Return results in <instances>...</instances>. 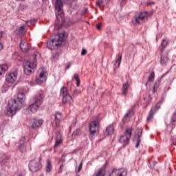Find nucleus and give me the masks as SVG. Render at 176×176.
Instances as JSON below:
<instances>
[{
  "label": "nucleus",
  "mask_w": 176,
  "mask_h": 176,
  "mask_svg": "<svg viewBox=\"0 0 176 176\" xmlns=\"http://www.w3.org/2000/svg\"><path fill=\"white\" fill-rule=\"evenodd\" d=\"M46 79H47V72L45 67H42L38 71V74L36 78V83L42 85V83L46 82Z\"/></svg>",
  "instance_id": "7"
},
{
  "label": "nucleus",
  "mask_w": 176,
  "mask_h": 176,
  "mask_svg": "<svg viewBox=\"0 0 176 176\" xmlns=\"http://www.w3.org/2000/svg\"><path fill=\"white\" fill-rule=\"evenodd\" d=\"M168 39L163 38L161 43V45H168Z\"/></svg>",
  "instance_id": "42"
},
{
  "label": "nucleus",
  "mask_w": 176,
  "mask_h": 176,
  "mask_svg": "<svg viewBox=\"0 0 176 176\" xmlns=\"http://www.w3.org/2000/svg\"><path fill=\"white\" fill-rule=\"evenodd\" d=\"M58 60V53L56 52L55 54H52V56L51 57V60L52 63H56Z\"/></svg>",
  "instance_id": "32"
},
{
  "label": "nucleus",
  "mask_w": 176,
  "mask_h": 176,
  "mask_svg": "<svg viewBox=\"0 0 176 176\" xmlns=\"http://www.w3.org/2000/svg\"><path fill=\"white\" fill-rule=\"evenodd\" d=\"M58 46H61V45H47V47L48 49H50V50H54V49H56V47H58Z\"/></svg>",
  "instance_id": "38"
},
{
  "label": "nucleus",
  "mask_w": 176,
  "mask_h": 176,
  "mask_svg": "<svg viewBox=\"0 0 176 176\" xmlns=\"http://www.w3.org/2000/svg\"><path fill=\"white\" fill-rule=\"evenodd\" d=\"M8 68L9 67L6 65H0V76H2V74H5Z\"/></svg>",
  "instance_id": "28"
},
{
  "label": "nucleus",
  "mask_w": 176,
  "mask_h": 176,
  "mask_svg": "<svg viewBox=\"0 0 176 176\" xmlns=\"http://www.w3.org/2000/svg\"><path fill=\"white\" fill-rule=\"evenodd\" d=\"M35 68H36V63L28 61L24 66L23 71L25 75H31L35 71Z\"/></svg>",
  "instance_id": "13"
},
{
  "label": "nucleus",
  "mask_w": 176,
  "mask_h": 176,
  "mask_svg": "<svg viewBox=\"0 0 176 176\" xmlns=\"http://www.w3.org/2000/svg\"><path fill=\"white\" fill-rule=\"evenodd\" d=\"M18 176H21V175H19Z\"/></svg>",
  "instance_id": "61"
},
{
  "label": "nucleus",
  "mask_w": 176,
  "mask_h": 176,
  "mask_svg": "<svg viewBox=\"0 0 176 176\" xmlns=\"http://www.w3.org/2000/svg\"><path fill=\"white\" fill-rule=\"evenodd\" d=\"M78 152H79V148L75 149L72 153H78Z\"/></svg>",
  "instance_id": "49"
},
{
  "label": "nucleus",
  "mask_w": 176,
  "mask_h": 176,
  "mask_svg": "<svg viewBox=\"0 0 176 176\" xmlns=\"http://www.w3.org/2000/svg\"><path fill=\"white\" fill-rule=\"evenodd\" d=\"M19 45H24V43L21 42Z\"/></svg>",
  "instance_id": "54"
},
{
  "label": "nucleus",
  "mask_w": 176,
  "mask_h": 176,
  "mask_svg": "<svg viewBox=\"0 0 176 176\" xmlns=\"http://www.w3.org/2000/svg\"><path fill=\"white\" fill-rule=\"evenodd\" d=\"M69 1V2H74V0H67Z\"/></svg>",
  "instance_id": "53"
},
{
  "label": "nucleus",
  "mask_w": 176,
  "mask_h": 176,
  "mask_svg": "<svg viewBox=\"0 0 176 176\" xmlns=\"http://www.w3.org/2000/svg\"><path fill=\"white\" fill-rule=\"evenodd\" d=\"M73 1H76V0H73Z\"/></svg>",
  "instance_id": "62"
},
{
  "label": "nucleus",
  "mask_w": 176,
  "mask_h": 176,
  "mask_svg": "<svg viewBox=\"0 0 176 176\" xmlns=\"http://www.w3.org/2000/svg\"><path fill=\"white\" fill-rule=\"evenodd\" d=\"M88 9L87 8H84L82 11H81V12H80V16H82V17H83V16H85V14H86V13H87V12H88Z\"/></svg>",
  "instance_id": "41"
},
{
  "label": "nucleus",
  "mask_w": 176,
  "mask_h": 176,
  "mask_svg": "<svg viewBox=\"0 0 176 176\" xmlns=\"http://www.w3.org/2000/svg\"><path fill=\"white\" fill-rule=\"evenodd\" d=\"M113 124H110L107 127L104 134L107 135H112L113 134Z\"/></svg>",
  "instance_id": "23"
},
{
  "label": "nucleus",
  "mask_w": 176,
  "mask_h": 176,
  "mask_svg": "<svg viewBox=\"0 0 176 176\" xmlns=\"http://www.w3.org/2000/svg\"><path fill=\"white\" fill-rule=\"evenodd\" d=\"M63 142V140H61V135L58 134L56 138V142L55 145L54 146V150L56 151H57V148L58 146H60V144Z\"/></svg>",
  "instance_id": "20"
},
{
  "label": "nucleus",
  "mask_w": 176,
  "mask_h": 176,
  "mask_svg": "<svg viewBox=\"0 0 176 176\" xmlns=\"http://www.w3.org/2000/svg\"><path fill=\"white\" fill-rule=\"evenodd\" d=\"M52 168H53L52 161H50V160H47V164L45 168L46 173H50L52 171Z\"/></svg>",
  "instance_id": "25"
},
{
  "label": "nucleus",
  "mask_w": 176,
  "mask_h": 176,
  "mask_svg": "<svg viewBox=\"0 0 176 176\" xmlns=\"http://www.w3.org/2000/svg\"><path fill=\"white\" fill-rule=\"evenodd\" d=\"M74 78L76 80H80V79L79 78V75H78L77 74H75L74 75Z\"/></svg>",
  "instance_id": "45"
},
{
  "label": "nucleus",
  "mask_w": 176,
  "mask_h": 176,
  "mask_svg": "<svg viewBox=\"0 0 176 176\" xmlns=\"http://www.w3.org/2000/svg\"><path fill=\"white\" fill-rule=\"evenodd\" d=\"M96 28L97 30H101V23H98L96 25Z\"/></svg>",
  "instance_id": "46"
},
{
  "label": "nucleus",
  "mask_w": 176,
  "mask_h": 176,
  "mask_svg": "<svg viewBox=\"0 0 176 176\" xmlns=\"http://www.w3.org/2000/svg\"><path fill=\"white\" fill-rule=\"evenodd\" d=\"M0 163L3 165H5L6 163H8V158H6V155H0Z\"/></svg>",
  "instance_id": "30"
},
{
  "label": "nucleus",
  "mask_w": 176,
  "mask_h": 176,
  "mask_svg": "<svg viewBox=\"0 0 176 176\" xmlns=\"http://www.w3.org/2000/svg\"><path fill=\"white\" fill-rule=\"evenodd\" d=\"M146 86H148V82L146 83Z\"/></svg>",
  "instance_id": "59"
},
{
  "label": "nucleus",
  "mask_w": 176,
  "mask_h": 176,
  "mask_svg": "<svg viewBox=\"0 0 176 176\" xmlns=\"http://www.w3.org/2000/svg\"><path fill=\"white\" fill-rule=\"evenodd\" d=\"M65 36V32H62L52 35L49 41H47V45H63L64 42V37Z\"/></svg>",
  "instance_id": "4"
},
{
  "label": "nucleus",
  "mask_w": 176,
  "mask_h": 176,
  "mask_svg": "<svg viewBox=\"0 0 176 176\" xmlns=\"http://www.w3.org/2000/svg\"><path fill=\"white\" fill-rule=\"evenodd\" d=\"M133 131L131 128H126L125 130V134L120 137L119 141L121 144H123L124 146H126L129 144L130 141V138H131V134Z\"/></svg>",
  "instance_id": "10"
},
{
  "label": "nucleus",
  "mask_w": 176,
  "mask_h": 176,
  "mask_svg": "<svg viewBox=\"0 0 176 176\" xmlns=\"http://www.w3.org/2000/svg\"><path fill=\"white\" fill-rule=\"evenodd\" d=\"M54 118H55L54 120H55L56 126V127H58L60 126V122L61 120V113L56 112L54 114Z\"/></svg>",
  "instance_id": "24"
},
{
  "label": "nucleus",
  "mask_w": 176,
  "mask_h": 176,
  "mask_svg": "<svg viewBox=\"0 0 176 176\" xmlns=\"http://www.w3.org/2000/svg\"><path fill=\"white\" fill-rule=\"evenodd\" d=\"M19 151L21 152V153H24L27 151V142L25 137H22L19 140V146H18Z\"/></svg>",
  "instance_id": "14"
},
{
  "label": "nucleus",
  "mask_w": 176,
  "mask_h": 176,
  "mask_svg": "<svg viewBox=\"0 0 176 176\" xmlns=\"http://www.w3.org/2000/svg\"><path fill=\"white\" fill-rule=\"evenodd\" d=\"M99 131H100V123H98V120H94L89 124V138L90 140H94L96 135H97V133Z\"/></svg>",
  "instance_id": "5"
},
{
  "label": "nucleus",
  "mask_w": 176,
  "mask_h": 176,
  "mask_svg": "<svg viewBox=\"0 0 176 176\" xmlns=\"http://www.w3.org/2000/svg\"><path fill=\"white\" fill-rule=\"evenodd\" d=\"M141 135H142V129H138L135 135L136 138H138L135 148H138L141 144Z\"/></svg>",
  "instance_id": "21"
},
{
  "label": "nucleus",
  "mask_w": 176,
  "mask_h": 176,
  "mask_svg": "<svg viewBox=\"0 0 176 176\" xmlns=\"http://www.w3.org/2000/svg\"><path fill=\"white\" fill-rule=\"evenodd\" d=\"M155 80V72H151L150 76L148 77V82H153Z\"/></svg>",
  "instance_id": "35"
},
{
  "label": "nucleus",
  "mask_w": 176,
  "mask_h": 176,
  "mask_svg": "<svg viewBox=\"0 0 176 176\" xmlns=\"http://www.w3.org/2000/svg\"><path fill=\"white\" fill-rule=\"evenodd\" d=\"M16 1H18L19 2H20V1H23L24 0H16Z\"/></svg>",
  "instance_id": "55"
},
{
  "label": "nucleus",
  "mask_w": 176,
  "mask_h": 176,
  "mask_svg": "<svg viewBox=\"0 0 176 176\" xmlns=\"http://www.w3.org/2000/svg\"><path fill=\"white\" fill-rule=\"evenodd\" d=\"M80 129H77L76 131H74L72 133V137H76V135H80L81 134Z\"/></svg>",
  "instance_id": "36"
},
{
  "label": "nucleus",
  "mask_w": 176,
  "mask_h": 176,
  "mask_svg": "<svg viewBox=\"0 0 176 176\" xmlns=\"http://www.w3.org/2000/svg\"><path fill=\"white\" fill-rule=\"evenodd\" d=\"M18 75L19 73L16 71L8 73L6 75V85H8V86H12V85L16 83Z\"/></svg>",
  "instance_id": "9"
},
{
  "label": "nucleus",
  "mask_w": 176,
  "mask_h": 176,
  "mask_svg": "<svg viewBox=\"0 0 176 176\" xmlns=\"http://www.w3.org/2000/svg\"><path fill=\"white\" fill-rule=\"evenodd\" d=\"M129 87H130V84H129V81H126L122 85V87L121 89V94L124 97H126L127 96V94L129 93Z\"/></svg>",
  "instance_id": "19"
},
{
  "label": "nucleus",
  "mask_w": 176,
  "mask_h": 176,
  "mask_svg": "<svg viewBox=\"0 0 176 176\" xmlns=\"http://www.w3.org/2000/svg\"><path fill=\"white\" fill-rule=\"evenodd\" d=\"M122 63V54L119 53L116 57V60L114 63L115 68H119L120 67V63Z\"/></svg>",
  "instance_id": "22"
},
{
  "label": "nucleus",
  "mask_w": 176,
  "mask_h": 176,
  "mask_svg": "<svg viewBox=\"0 0 176 176\" xmlns=\"http://www.w3.org/2000/svg\"><path fill=\"white\" fill-rule=\"evenodd\" d=\"M47 0H43V2H47Z\"/></svg>",
  "instance_id": "57"
},
{
  "label": "nucleus",
  "mask_w": 176,
  "mask_h": 176,
  "mask_svg": "<svg viewBox=\"0 0 176 176\" xmlns=\"http://www.w3.org/2000/svg\"><path fill=\"white\" fill-rule=\"evenodd\" d=\"M148 18V12H142L138 15L135 16L134 20H132V24H142Z\"/></svg>",
  "instance_id": "12"
},
{
  "label": "nucleus",
  "mask_w": 176,
  "mask_h": 176,
  "mask_svg": "<svg viewBox=\"0 0 176 176\" xmlns=\"http://www.w3.org/2000/svg\"><path fill=\"white\" fill-rule=\"evenodd\" d=\"M42 124H43V120L34 118L32 121V129H38V127H41Z\"/></svg>",
  "instance_id": "18"
},
{
  "label": "nucleus",
  "mask_w": 176,
  "mask_h": 176,
  "mask_svg": "<svg viewBox=\"0 0 176 176\" xmlns=\"http://www.w3.org/2000/svg\"><path fill=\"white\" fill-rule=\"evenodd\" d=\"M175 122H176V113H174V114L171 118V123L173 124L174 127H175Z\"/></svg>",
  "instance_id": "39"
},
{
  "label": "nucleus",
  "mask_w": 176,
  "mask_h": 176,
  "mask_svg": "<svg viewBox=\"0 0 176 176\" xmlns=\"http://www.w3.org/2000/svg\"><path fill=\"white\" fill-rule=\"evenodd\" d=\"M159 108H160V104H159V103H157L152 107L148 113V116L147 117V122H151V120L153 119V116L156 113V110L159 109Z\"/></svg>",
  "instance_id": "15"
},
{
  "label": "nucleus",
  "mask_w": 176,
  "mask_h": 176,
  "mask_svg": "<svg viewBox=\"0 0 176 176\" xmlns=\"http://www.w3.org/2000/svg\"><path fill=\"white\" fill-rule=\"evenodd\" d=\"M68 68H69V65L67 67V69H68Z\"/></svg>",
  "instance_id": "58"
},
{
  "label": "nucleus",
  "mask_w": 176,
  "mask_h": 176,
  "mask_svg": "<svg viewBox=\"0 0 176 176\" xmlns=\"http://www.w3.org/2000/svg\"><path fill=\"white\" fill-rule=\"evenodd\" d=\"M25 101V95L23 93L18 94L17 98L9 102L6 109V115L12 118L23 108Z\"/></svg>",
  "instance_id": "1"
},
{
  "label": "nucleus",
  "mask_w": 176,
  "mask_h": 176,
  "mask_svg": "<svg viewBox=\"0 0 176 176\" xmlns=\"http://www.w3.org/2000/svg\"><path fill=\"white\" fill-rule=\"evenodd\" d=\"M63 1L56 0L55 1V14L58 20H61L64 19V10L63 9Z\"/></svg>",
  "instance_id": "6"
},
{
  "label": "nucleus",
  "mask_w": 176,
  "mask_h": 176,
  "mask_svg": "<svg viewBox=\"0 0 176 176\" xmlns=\"http://www.w3.org/2000/svg\"><path fill=\"white\" fill-rule=\"evenodd\" d=\"M105 1L106 0H97L96 1V6L99 8H101L102 6H105Z\"/></svg>",
  "instance_id": "33"
},
{
  "label": "nucleus",
  "mask_w": 176,
  "mask_h": 176,
  "mask_svg": "<svg viewBox=\"0 0 176 176\" xmlns=\"http://www.w3.org/2000/svg\"><path fill=\"white\" fill-rule=\"evenodd\" d=\"M63 165H61V166H60V168H63Z\"/></svg>",
  "instance_id": "56"
},
{
  "label": "nucleus",
  "mask_w": 176,
  "mask_h": 176,
  "mask_svg": "<svg viewBox=\"0 0 176 176\" xmlns=\"http://www.w3.org/2000/svg\"><path fill=\"white\" fill-rule=\"evenodd\" d=\"M159 86H160V80L157 79L155 80L153 90H152L153 94H155V93H156V91H157V89H159Z\"/></svg>",
  "instance_id": "27"
},
{
  "label": "nucleus",
  "mask_w": 176,
  "mask_h": 176,
  "mask_svg": "<svg viewBox=\"0 0 176 176\" xmlns=\"http://www.w3.org/2000/svg\"><path fill=\"white\" fill-rule=\"evenodd\" d=\"M41 57V54L39 52H36L33 54V58H34V62L32 63H36V60Z\"/></svg>",
  "instance_id": "34"
},
{
  "label": "nucleus",
  "mask_w": 176,
  "mask_h": 176,
  "mask_svg": "<svg viewBox=\"0 0 176 176\" xmlns=\"http://www.w3.org/2000/svg\"><path fill=\"white\" fill-rule=\"evenodd\" d=\"M133 116L134 110L133 109H129L122 118V122L124 123H126V122H127V120H130V119H131V118H133Z\"/></svg>",
  "instance_id": "16"
},
{
  "label": "nucleus",
  "mask_w": 176,
  "mask_h": 176,
  "mask_svg": "<svg viewBox=\"0 0 176 176\" xmlns=\"http://www.w3.org/2000/svg\"><path fill=\"white\" fill-rule=\"evenodd\" d=\"M60 96H63V104L71 107L72 104H74V99H72V96H71L70 94H68V89L65 87H63L60 89Z\"/></svg>",
  "instance_id": "3"
},
{
  "label": "nucleus",
  "mask_w": 176,
  "mask_h": 176,
  "mask_svg": "<svg viewBox=\"0 0 176 176\" xmlns=\"http://www.w3.org/2000/svg\"><path fill=\"white\" fill-rule=\"evenodd\" d=\"M19 56V53L16 52L12 55V58H14V60H17V56Z\"/></svg>",
  "instance_id": "44"
},
{
  "label": "nucleus",
  "mask_w": 176,
  "mask_h": 176,
  "mask_svg": "<svg viewBox=\"0 0 176 176\" xmlns=\"http://www.w3.org/2000/svg\"><path fill=\"white\" fill-rule=\"evenodd\" d=\"M42 168V164H41L40 159H34L30 161L29 163V169L32 173H35L36 171H39Z\"/></svg>",
  "instance_id": "11"
},
{
  "label": "nucleus",
  "mask_w": 176,
  "mask_h": 176,
  "mask_svg": "<svg viewBox=\"0 0 176 176\" xmlns=\"http://www.w3.org/2000/svg\"><path fill=\"white\" fill-rule=\"evenodd\" d=\"M26 24L28 25V27H31V25H35V19H31L26 21Z\"/></svg>",
  "instance_id": "37"
},
{
  "label": "nucleus",
  "mask_w": 176,
  "mask_h": 176,
  "mask_svg": "<svg viewBox=\"0 0 176 176\" xmlns=\"http://www.w3.org/2000/svg\"><path fill=\"white\" fill-rule=\"evenodd\" d=\"M25 30V26L22 25L15 30L16 35H23Z\"/></svg>",
  "instance_id": "26"
},
{
  "label": "nucleus",
  "mask_w": 176,
  "mask_h": 176,
  "mask_svg": "<svg viewBox=\"0 0 176 176\" xmlns=\"http://www.w3.org/2000/svg\"><path fill=\"white\" fill-rule=\"evenodd\" d=\"M94 176H105V170L102 168H100L99 170L95 171Z\"/></svg>",
  "instance_id": "29"
},
{
  "label": "nucleus",
  "mask_w": 176,
  "mask_h": 176,
  "mask_svg": "<svg viewBox=\"0 0 176 176\" xmlns=\"http://www.w3.org/2000/svg\"><path fill=\"white\" fill-rule=\"evenodd\" d=\"M82 163L81 162L78 166H76V173H80V170H82Z\"/></svg>",
  "instance_id": "40"
},
{
  "label": "nucleus",
  "mask_w": 176,
  "mask_h": 176,
  "mask_svg": "<svg viewBox=\"0 0 176 176\" xmlns=\"http://www.w3.org/2000/svg\"><path fill=\"white\" fill-rule=\"evenodd\" d=\"M148 5H151V3H149Z\"/></svg>",
  "instance_id": "60"
},
{
  "label": "nucleus",
  "mask_w": 176,
  "mask_h": 176,
  "mask_svg": "<svg viewBox=\"0 0 176 176\" xmlns=\"http://www.w3.org/2000/svg\"><path fill=\"white\" fill-rule=\"evenodd\" d=\"M2 36H3V32H0V39H2ZM0 45H2V43H0Z\"/></svg>",
  "instance_id": "47"
},
{
  "label": "nucleus",
  "mask_w": 176,
  "mask_h": 176,
  "mask_svg": "<svg viewBox=\"0 0 176 176\" xmlns=\"http://www.w3.org/2000/svg\"><path fill=\"white\" fill-rule=\"evenodd\" d=\"M122 2H123L124 3H126V2H127V0H122Z\"/></svg>",
  "instance_id": "52"
},
{
  "label": "nucleus",
  "mask_w": 176,
  "mask_h": 176,
  "mask_svg": "<svg viewBox=\"0 0 176 176\" xmlns=\"http://www.w3.org/2000/svg\"><path fill=\"white\" fill-rule=\"evenodd\" d=\"M19 47L21 50V52H28V50H30V47L28 46V45H19Z\"/></svg>",
  "instance_id": "31"
},
{
  "label": "nucleus",
  "mask_w": 176,
  "mask_h": 176,
  "mask_svg": "<svg viewBox=\"0 0 176 176\" xmlns=\"http://www.w3.org/2000/svg\"><path fill=\"white\" fill-rule=\"evenodd\" d=\"M45 96L43 92L37 94L36 96V100L32 104H30L28 107V110L31 111L32 113H36L38 112V109H39V107L42 105V102H43V98Z\"/></svg>",
  "instance_id": "2"
},
{
  "label": "nucleus",
  "mask_w": 176,
  "mask_h": 176,
  "mask_svg": "<svg viewBox=\"0 0 176 176\" xmlns=\"http://www.w3.org/2000/svg\"><path fill=\"white\" fill-rule=\"evenodd\" d=\"M172 145H174V146H175V145H176V142L173 141V142H172Z\"/></svg>",
  "instance_id": "51"
},
{
  "label": "nucleus",
  "mask_w": 176,
  "mask_h": 176,
  "mask_svg": "<svg viewBox=\"0 0 176 176\" xmlns=\"http://www.w3.org/2000/svg\"><path fill=\"white\" fill-rule=\"evenodd\" d=\"M111 173L112 174L115 173V174H116V176H123L127 175V170H126V169L124 168H121L119 169L113 168L111 169Z\"/></svg>",
  "instance_id": "17"
},
{
  "label": "nucleus",
  "mask_w": 176,
  "mask_h": 176,
  "mask_svg": "<svg viewBox=\"0 0 176 176\" xmlns=\"http://www.w3.org/2000/svg\"><path fill=\"white\" fill-rule=\"evenodd\" d=\"M76 82H77V86L78 87H79V86H80V80H77Z\"/></svg>",
  "instance_id": "48"
},
{
  "label": "nucleus",
  "mask_w": 176,
  "mask_h": 176,
  "mask_svg": "<svg viewBox=\"0 0 176 176\" xmlns=\"http://www.w3.org/2000/svg\"><path fill=\"white\" fill-rule=\"evenodd\" d=\"M160 50L161 52V65H166L167 61H168V57H167V55L168 54V49H167V45H161L160 46Z\"/></svg>",
  "instance_id": "8"
},
{
  "label": "nucleus",
  "mask_w": 176,
  "mask_h": 176,
  "mask_svg": "<svg viewBox=\"0 0 176 176\" xmlns=\"http://www.w3.org/2000/svg\"><path fill=\"white\" fill-rule=\"evenodd\" d=\"M87 54V51L85 49H82L81 52V56H86Z\"/></svg>",
  "instance_id": "43"
},
{
  "label": "nucleus",
  "mask_w": 176,
  "mask_h": 176,
  "mask_svg": "<svg viewBox=\"0 0 176 176\" xmlns=\"http://www.w3.org/2000/svg\"><path fill=\"white\" fill-rule=\"evenodd\" d=\"M2 49H3V45H0V52H1V50H2Z\"/></svg>",
  "instance_id": "50"
}]
</instances>
